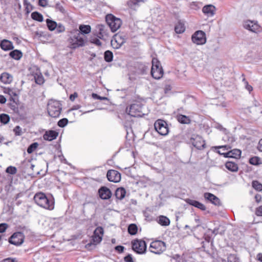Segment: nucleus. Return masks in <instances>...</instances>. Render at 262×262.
Instances as JSON below:
<instances>
[{
  "label": "nucleus",
  "instance_id": "f257e3e1",
  "mask_svg": "<svg viewBox=\"0 0 262 262\" xmlns=\"http://www.w3.org/2000/svg\"><path fill=\"white\" fill-rule=\"evenodd\" d=\"M35 203L39 206L49 210H53L54 208V202L53 200L49 199L43 193H37L34 196Z\"/></svg>",
  "mask_w": 262,
  "mask_h": 262
},
{
  "label": "nucleus",
  "instance_id": "f03ea898",
  "mask_svg": "<svg viewBox=\"0 0 262 262\" xmlns=\"http://www.w3.org/2000/svg\"><path fill=\"white\" fill-rule=\"evenodd\" d=\"M77 31L74 33L69 39L70 48L73 49L84 46L86 42V38Z\"/></svg>",
  "mask_w": 262,
  "mask_h": 262
},
{
  "label": "nucleus",
  "instance_id": "7ed1b4c3",
  "mask_svg": "<svg viewBox=\"0 0 262 262\" xmlns=\"http://www.w3.org/2000/svg\"><path fill=\"white\" fill-rule=\"evenodd\" d=\"M61 104L59 101L51 99L48 104V112L49 115L54 118L58 117L61 111Z\"/></svg>",
  "mask_w": 262,
  "mask_h": 262
},
{
  "label": "nucleus",
  "instance_id": "20e7f679",
  "mask_svg": "<svg viewBox=\"0 0 262 262\" xmlns=\"http://www.w3.org/2000/svg\"><path fill=\"white\" fill-rule=\"evenodd\" d=\"M163 70L160 61L157 58H153L151 69L152 77L156 79H160L163 76Z\"/></svg>",
  "mask_w": 262,
  "mask_h": 262
},
{
  "label": "nucleus",
  "instance_id": "39448f33",
  "mask_svg": "<svg viewBox=\"0 0 262 262\" xmlns=\"http://www.w3.org/2000/svg\"><path fill=\"white\" fill-rule=\"evenodd\" d=\"M106 21L109 26L111 31L113 32H116L119 29L121 25L122 21L120 18L115 17L112 14H108L106 16Z\"/></svg>",
  "mask_w": 262,
  "mask_h": 262
},
{
  "label": "nucleus",
  "instance_id": "423d86ee",
  "mask_svg": "<svg viewBox=\"0 0 262 262\" xmlns=\"http://www.w3.org/2000/svg\"><path fill=\"white\" fill-rule=\"evenodd\" d=\"M126 112L130 116L134 117H142L144 113L142 112V105L140 103H134L127 107Z\"/></svg>",
  "mask_w": 262,
  "mask_h": 262
},
{
  "label": "nucleus",
  "instance_id": "0eeeda50",
  "mask_svg": "<svg viewBox=\"0 0 262 262\" xmlns=\"http://www.w3.org/2000/svg\"><path fill=\"white\" fill-rule=\"evenodd\" d=\"M166 244L161 241H155L150 243L149 251L156 254H160L166 250Z\"/></svg>",
  "mask_w": 262,
  "mask_h": 262
},
{
  "label": "nucleus",
  "instance_id": "6e6552de",
  "mask_svg": "<svg viewBox=\"0 0 262 262\" xmlns=\"http://www.w3.org/2000/svg\"><path fill=\"white\" fill-rule=\"evenodd\" d=\"M155 130L161 135L165 136L168 133V128L165 121L159 119L154 124Z\"/></svg>",
  "mask_w": 262,
  "mask_h": 262
},
{
  "label": "nucleus",
  "instance_id": "1a4fd4ad",
  "mask_svg": "<svg viewBox=\"0 0 262 262\" xmlns=\"http://www.w3.org/2000/svg\"><path fill=\"white\" fill-rule=\"evenodd\" d=\"M132 249L138 254H144L146 250L145 242L142 239H136L132 242Z\"/></svg>",
  "mask_w": 262,
  "mask_h": 262
},
{
  "label": "nucleus",
  "instance_id": "9d476101",
  "mask_svg": "<svg viewBox=\"0 0 262 262\" xmlns=\"http://www.w3.org/2000/svg\"><path fill=\"white\" fill-rule=\"evenodd\" d=\"M193 42L197 45H203L206 41L205 33L202 31H197L192 36Z\"/></svg>",
  "mask_w": 262,
  "mask_h": 262
},
{
  "label": "nucleus",
  "instance_id": "9b49d317",
  "mask_svg": "<svg viewBox=\"0 0 262 262\" xmlns=\"http://www.w3.org/2000/svg\"><path fill=\"white\" fill-rule=\"evenodd\" d=\"M190 143L198 149L204 148L205 145V141L203 138L198 135H193L190 139Z\"/></svg>",
  "mask_w": 262,
  "mask_h": 262
},
{
  "label": "nucleus",
  "instance_id": "f8f14e48",
  "mask_svg": "<svg viewBox=\"0 0 262 262\" xmlns=\"http://www.w3.org/2000/svg\"><path fill=\"white\" fill-rule=\"evenodd\" d=\"M243 26L245 29L252 32L257 33L260 31V28L259 25L253 21L250 20H245L243 22Z\"/></svg>",
  "mask_w": 262,
  "mask_h": 262
},
{
  "label": "nucleus",
  "instance_id": "ddd939ff",
  "mask_svg": "<svg viewBox=\"0 0 262 262\" xmlns=\"http://www.w3.org/2000/svg\"><path fill=\"white\" fill-rule=\"evenodd\" d=\"M10 244L16 246L21 245L24 242V235L21 232H15L9 238Z\"/></svg>",
  "mask_w": 262,
  "mask_h": 262
},
{
  "label": "nucleus",
  "instance_id": "4468645a",
  "mask_svg": "<svg viewBox=\"0 0 262 262\" xmlns=\"http://www.w3.org/2000/svg\"><path fill=\"white\" fill-rule=\"evenodd\" d=\"M103 232V229L101 227L96 228L92 236V241L94 245H97L101 242Z\"/></svg>",
  "mask_w": 262,
  "mask_h": 262
},
{
  "label": "nucleus",
  "instance_id": "2eb2a0df",
  "mask_svg": "<svg viewBox=\"0 0 262 262\" xmlns=\"http://www.w3.org/2000/svg\"><path fill=\"white\" fill-rule=\"evenodd\" d=\"M126 42L125 36L120 34H116L115 35L114 39L112 40V45L114 48L118 49Z\"/></svg>",
  "mask_w": 262,
  "mask_h": 262
},
{
  "label": "nucleus",
  "instance_id": "dca6fc26",
  "mask_svg": "<svg viewBox=\"0 0 262 262\" xmlns=\"http://www.w3.org/2000/svg\"><path fill=\"white\" fill-rule=\"evenodd\" d=\"M106 176L109 181L114 183H118L121 180V174L115 170H109Z\"/></svg>",
  "mask_w": 262,
  "mask_h": 262
},
{
  "label": "nucleus",
  "instance_id": "f3484780",
  "mask_svg": "<svg viewBox=\"0 0 262 262\" xmlns=\"http://www.w3.org/2000/svg\"><path fill=\"white\" fill-rule=\"evenodd\" d=\"M100 198L102 200H107L111 198L112 193L109 188L105 186L100 187L98 190Z\"/></svg>",
  "mask_w": 262,
  "mask_h": 262
},
{
  "label": "nucleus",
  "instance_id": "a211bd4d",
  "mask_svg": "<svg viewBox=\"0 0 262 262\" xmlns=\"http://www.w3.org/2000/svg\"><path fill=\"white\" fill-rule=\"evenodd\" d=\"M204 196L206 200H208L215 205H219L220 204V199L211 193L206 192L204 193Z\"/></svg>",
  "mask_w": 262,
  "mask_h": 262
},
{
  "label": "nucleus",
  "instance_id": "6ab92c4d",
  "mask_svg": "<svg viewBox=\"0 0 262 262\" xmlns=\"http://www.w3.org/2000/svg\"><path fill=\"white\" fill-rule=\"evenodd\" d=\"M215 7L212 5H209L205 6L203 9V12L209 17L213 16L215 14Z\"/></svg>",
  "mask_w": 262,
  "mask_h": 262
},
{
  "label": "nucleus",
  "instance_id": "aec40b11",
  "mask_svg": "<svg viewBox=\"0 0 262 262\" xmlns=\"http://www.w3.org/2000/svg\"><path fill=\"white\" fill-rule=\"evenodd\" d=\"M13 79L12 75L7 72H4L0 76V80L2 82L5 84L11 83Z\"/></svg>",
  "mask_w": 262,
  "mask_h": 262
},
{
  "label": "nucleus",
  "instance_id": "412c9836",
  "mask_svg": "<svg viewBox=\"0 0 262 262\" xmlns=\"http://www.w3.org/2000/svg\"><path fill=\"white\" fill-rule=\"evenodd\" d=\"M58 135V133L55 130L47 131L43 136V138L45 140L49 141L55 139Z\"/></svg>",
  "mask_w": 262,
  "mask_h": 262
},
{
  "label": "nucleus",
  "instance_id": "4be33fe9",
  "mask_svg": "<svg viewBox=\"0 0 262 262\" xmlns=\"http://www.w3.org/2000/svg\"><path fill=\"white\" fill-rule=\"evenodd\" d=\"M186 202L191 206L201 209V210L204 211L206 209L205 206L203 204L195 200L187 199L186 200Z\"/></svg>",
  "mask_w": 262,
  "mask_h": 262
},
{
  "label": "nucleus",
  "instance_id": "5701e85b",
  "mask_svg": "<svg viewBox=\"0 0 262 262\" xmlns=\"http://www.w3.org/2000/svg\"><path fill=\"white\" fill-rule=\"evenodd\" d=\"M0 47L4 51H9L14 48L13 43L7 39H4L1 41Z\"/></svg>",
  "mask_w": 262,
  "mask_h": 262
},
{
  "label": "nucleus",
  "instance_id": "b1692460",
  "mask_svg": "<svg viewBox=\"0 0 262 262\" xmlns=\"http://www.w3.org/2000/svg\"><path fill=\"white\" fill-rule=\"evenodd\" d=\"M218 152L220 154H222V153H221L220 151H219ZM223 154L224 155L225 157H231L237 159L240 157V156L241 155V151L239 149H234L230 151Z\"/></svg>",
  "mask_w": 262,
  "mask_h": 262
},
{
  "label": "nucleus",
  "instance_id": "393cba45",
  "mask_svg": "<svg viewBox=\"0 0 262 262\" xmlns=\"http://www.w3.org/2000/svg\"><path fill=\"white\" fill-rule=\"evenodd\" d=\"M91 31V27L90 25H80L79 26V31L77 33H80L81 35L84 36L85 34L90 33Z\"/></svg>",
  "mask_w": 262,
  "mask_h": 262
},
{
  "label": "nucleus",
  "instance_id": "a878e982",
  "mask_svg": "<svg viewBox=\"0 0 262 262\" xmlns=\"http://www.w3.org/2000/svg\"><path fill=\"white\" fill-rule=\"evenodd\" d=\"M157 222L163 226H168L170 223V220L164 215H160L157 219Z\"/></svg>",
  "mask_w": 262,
  "mask_h": 262
},
{
  "label": "nucleus",
  "instance_id": "bb28decb",
  "mask_svg": "<svg viewBox=\"0 0 262 262\" xmlns=\"http://www.w3.org/2000/svg\"><path fill=\"white\" fill-rule=\"evenodd\" d=\"M145 0H129L127 2V6L131 9H135L136 7H139L141 3H144Z\"/></svg>",
  "mask_w": 262,
  "mask_h": 262
},
{
  "label": "nucleus",
  "instance_id": "cd10ccee",
  "mask_svg": "<svg viewBox=\"0 0 262 262\" xmlns=\"http://www.w3.org/2000/svg\"><path fill=\"white\" fill-rule=\"evenodd\" d=\"M177 119L181 124H189L191 122L189 117L181 114L177 116Z\"/></svg>",
  "mask_w": 262,
  "mask_h": 262
},
{
  "label": "nucleus",
  "instance_id": "c85d7f7f",
  "mask_svg": "<svg viewBox=\"0 0 262 262\" xmlns=\"http://www.w3.org/2000/svg\"><path fill=\"white\" fill-rule=\"evenodd\" d=\"M126 190L124 188H118L115 191V196L118 200H122L125 196Z\"/></svg>",
  "mask_w": 262,
  "mask_h": 262
},
{
  "label": "nucleus",
  "instance_id": "c756f323",
  "mask_svg": "<svg viewBox=\"0 0 262 262\" xmlns=\"http://www.w3.org/2000/svg\"><path fill=\"white\" fill-rule=\"evenodd\" d=\"M225 166L227 169L232 172H236L238 169L237 164L231 161L227 162L225 164Z\"/></svg>",
  "mask_w": 262,
  "mask_h": 262
},
{
  "label": "nucleus",
  "instance_id": "7c9ffc66",
  "mask_svg": "<svg viewBox=\"0 0 262 262\" xmlns=\"http://www.w3.org/2000/svg\"><path fill=\"white\" fill-rule=\"evenodd\" d=\"M9 55L15 60H19L23 56V53L19 50H14L10 52Z\"/></svg>",
  "mask_w": 262,
  "mask_h": 262
},
{
  "label": "nucleus",
  "instance_id": "2f4dec72",
  "mask_svg": "<svg viewBox=\"0 0 262 262\" xmlns=\"http://www.w3.org/2000/svg\"><path fill=\"white\" fill-rule=\"evenodd\" d=\"M31 16L33 19L39 22H42L43 20L42 15L37 11L32 12Z\"/></svg>",
  "mask_w": 262,
  "mask_h": 262
},
{
  "label": "nucleus",
  "instance_id": "473e14b6",
  "mask_svg": "<svg viewBox=\"0 0 262 262\" xmlns=\"http://www.w3.org/2000/svg\"><path fill=\"white\" fill-rule=\"evenodd\" d=\"M46 23L48 28L50 31L54 30L57 27L56 22L50 19H47Z\"/></svg>",
  "mask_w": 262,
  "mask_h": 262
},
{
  "label": "nucleus",
  "instance_id": "72a5a7b5",
  "mask_svg": "<svg viewBox=\"0 0 262 262\" xmlns=\"http://www.w3.org/2000/svg\"><path fill=\"white\" fill-rule=\"evenodd\" d=\"M174 30L177 33L180 34L184 32L185 30V27L183 24L181 23H179L175 26Z\"/></svg>",
  "mask_w": 262,
  "mask_h": 262
},
{
  "label": "nucleus",
  "instance_id": "f704fd0d",
  "mask_svg": "<svg viewBox=\"0 0 262 262\" xmlns=\"http://www.w3.org/2000/svg\"><path fill=\"white\" fill-rule=\"evenodd\" d=\"M138 230L137 226L134 224H130L128 227V232L131 235H135L137 233Z\"/></svg>",
  "mask_w": 262,
  "mask_h": 262
},
{
  "label": "nucleus",
  "instance_id": "c9c22d12",
  "mask_svg": "<svg viewBox=\"0 0 262 262\" xmlns=\"http://www.w3.org/2000/svg\"><path fill=\"white\" fill-rule=\"evenodd\" d=\"M0 121L2 123L4 124H7L10 121V117L8 115L6 114H1Z\"/></svg>",
  "mask_w": 262,
  "mask_h": 262
},
{
  "label": "nucleus",
  "instance_id": "e433bc0d",
  "mask_svg": "<svg viewBox=\"0 0 262 262\" xmlns=\"http://www.w3.org/2000/svg\"><path fill=\"white\" fill-rule=\"evenodd\" d=\"M113 53L107 50L104 52V59L107 62H111L113 60Z\"/></svg>",
  "mask_w": 262,
  "mask_h": 262
},
{
  "label": "nucleus",
  "instance_id": "4c0bfd02",
  "mask_svg": "<svg viewBox=\"0 0 262 262\" xmlns=\"http://www.w3.org/2000/svg\"><path fill=\"white\" fill-rule=\"evenodd\" d=\"M34 78L36 83L38 84H41L44 82L43 77L40 73L39 74H36L34 76Z\"/></svg>",
  "mask_w": 262,
  "mask_h": 262
},
{
  "label": "nucleus",
  "instance_id": "58836bf2",
  "mask_svg": "<svg viewBox=\"0 0 262 262\" xmlns=\"http://www.w3.org/2000/svg\"><path fill=\"white\" fill-rule=\"evenodd\" d=\"M38 143L37 142H34L31 144L27 149V152L29 154H31L33 151H34L38 147Z\"/></svg>",
  "mask_w": 262,
  "mask_h": 262
},
{
  "label": "nucleus",
  "instance_id": "ea45409f",
  "mask_svg": "<svg viewBox=\"0 0 262 262\" xmlns=\"http://www.w3.org/2000/svg\"><path fill=\"white\" fill-rule=\"evenodd\" d=\"M228 262H240L238 257L235 254H230L228 257Z\"/></svg>",
  "mask_w": 262,
  "mask_h": 262
},
{
  "label": "nucleus",
  "instance_id": "a19ab883",
  "mask_svg": "<svg viewBox=\"0 0 262 262\" xmlns=\"http://www.w3.org/2000/svg\"><path fill=\"white\" fill-rule=\"evenodd\" d=\"M252 186L253 187L258 191L262 190V184L259 183L258 181H253L252 183Z\"/></svg>",
  "mask_w": 262,
  "mask_h": 262
},
{
  "label": "nucleus",
  "instance_id": "79ce46f5",
  "mask_svg": "<svg viewBox=\"0 0 262 262\" xmlns=\"http://www.w3.org/2000/svg\"><path fill=\"white\" fill-rule=\"evenodd\" d=\"M243 83L245 86V88L249 92H251L253 90V88L251 85H249L248 81L246 80L245 78H243L242 80Z\"/></svg>",
  "mask_w": 262,
  "mask_h": 262
},
{
  "label": "nucleus",
  "instance_id": "37998d69",
  "mask_svg": "<svg viewBox=\"0 0 262 262\" xmlns=\"http://www.w3.org/2000/svg\"><path fill=\"white\" fill-rule=\"evenodd\" d=\"M68 123V120L67 118H63L60 119L58 122V125L60 127H63L67 125Z\"/></svg>",
  "mask_w": 262,
  "mask_h": 262
},
{
  "label": "nucleus",
  "instance_id": "c03bdc74",
  "mask_svg": "<svg viewBox=\"0 0 262 262\" xmlns=\"http://www.w3.org/2000/svg\"><path fill=\"white\" fill-rule=\"evenodd\" d=\"M259 158L257 157H253L249 159V163L254 165H256L259 164Z\"/></svg>",
  "mask_w": 262,
  "mask_h": 262
},
{
  "label": "nucleus",
  "instance_id": "a18cd8bd",
  "mask_svg": "<svg viewBox=\"0 0 262 262\" xmlns=\"http://www.w3.org/2000/svg\"><path fill=\"white\" fill-rule=\"evenodd\" d=\"M6 171L8 173L14 174L16 173L17 169L15 167L10 166L7 168Z\"/></svg>",
  "mask_w": 262,
  "mask_h": 262
},
{
  "label": "nucleus",
  "instance_id": "49530a36",
  "mask_svg": "<svg viewBox=\"0 0 262 262\" xmlns=\"http://www.w3.org/2000/svg\"><path fill=\"white\" fill-rule=\"evenodd\" d=\"M98 28L99 31V37L101 38L103 36V34L105 33V27L103 25H99Z\"/></svg>",
  "mask_w": 262,
  "mask_h": 262
},
{
  "label": "nucleus",
  "instance_id": "de8ad7c7",
  "mask_svg": "<svg viewBox=\"0 0 262 262\" xmlns=\"http://www.w3.org/2000/svg\"><path fill=\"white\" fill-rule=\"evenodd\" d=\"M13 131L16 136H20L21 135V128L19 126H16L13 129Z\"/></svg>",
  "mask_w": 262,
  "mask_h": 262
},
{
  "label": "nucleus",
  "instance_id": "09e8293b",
  "mask_svg": "<svg viewBox=\"0 0 262 262\" xmlns=\"http://www.w3.org/2000/svg\"><path fill=\"white\" fill-rule=\"evenodd\" d=\"M56 28L57 29L56 31L58 33L63 32L65 30L64 27L60 24H59L58 25L57 24V27Z\"/></svg>",
  "mask_w": 262,
  "mask_h": 262
},
{
  "label": "nucleus",
  "instance_id": "8fccbe9b",
  "mask_svg": "<svg viewBox=\"0 0 262 262\" xmlns=\"http://www.w3.org/2000/svg\"><path fill=\"white\" fill-rule=\"evenodd\" d=\"M8 227V225L6 223L0 224V233L4 232Z\"/></svg>",
  "mask_w": 262,
  "mask_h": 262
},
{
  "label": "nucleus",
  "instance_id": "3c124183",
  "mask_svg": "<svg viewBox=\"0 0 262 262\" xmlns=\"http://www.w3.org/2000/svg\"><path fill=\"white\" fill-rule=\"evenodd\" d=\"M90 41L92 42V43H93L95 45H96L97 46H100L101 45V41L99 40V39L97 38H92L90 40Z\"/></svg>",
  "mask_w": 262,
  "mask_h": 262
},
{
  "label": "nucleus",
  "instance_id": "603ef678",
  "mask_svg": "<svg viewBox=\"0 0 262 262\" xmlns=\"http://www.w3.org/2000/svg\"><path fill=\"white\" fill-rule=\"evenodd\" d=\"M92 96L94 99H99V100H107V98L106 97H101L95 93H93Z\"/></svg>",
  "mask_w": 262,
  "mask_h": 262
},
{
  "label": "nucleus",
  "instance_id": "864d4df0",
  "mask_svg": "<svg viewBox=\"0 0 262 262\" xmlns=\"http://www.w3.org/2000/svg\"><path fill=\"white\" fill-rule=\"evenodd\" d=\"M38 5L42 7H46L48 5V0H39Z\"/></svg>",
  "mask_w": 262,
  "mask_h": 262
},
{
  "label": "nucleus",
  "instance_id": "5fc2aeb1",
  "mask_svg": "<svg viewBox=\"0 0 262 262\" xmlns=\"http://www.w3.org/2000/svg\"><path fill=\"white\" fill-rule=\"evenodd\" d=\"M124 261L125 262H134L131 254H128L126 256L124 257Z\"/></svg>",
  "mask_w": 262,
  "mask_h": 262
},
{
  "label": "nucleus",
  "instance_id": "6e6d98bb",
  "mask_svg": "<svg viewBox=\"0 0 262 262\" xmlns=\"http://www.w3.org/2000/svg\"><path fill=\"white\" fill-rule=\"evenodd\" d=\"M115 249L119 253H122L124 251V247L122 246H117L115 247Z\"/></svg>",
  "mask_w": 262,
  "mask_h": 262
},
{
  "label": "nucleus",
  "instance_id": "4d7b16f0",
  "mask_svg": "<svg viewBox=\"0 0 262 262\" xmlns=\"http://www.w3.org/2000/svg\"><path fill=\"white\" fill-rule=\"evenodd\" d=\"M256 214L257 216H262V206H259L256 209Z\"/></svg>",
  "mask_w": 262,
  "mask_h": 262
},
{
  "label": "nucleus",
  "instance_id": "13d9d810",
  "mask_svg": "<svg viewBox=\"0 0 262 262\" xmlns=\"http://www.w3.org/2000/svg\"><path fill=\"white\" fill-rule=\"evenodd\" d=\"M56 9L62 13L64 12L63 8L59 4L56 5Z\"/></svg>",
  "mask_w": 262,
  "mask_h": 262
},
{
  "label": "nucleus",
  "instance_id": "bf43d9fd",
  "mask_svg": "<svg viewBox=\"0 0 262 262\" xmlns=\"http://www.w3.org/2000/svg\"><path fill=\"white\" fill-rule=\"evenodd\" d=\"M78 97V94L77 93H74V94H71L70 96V99L72 101H73L76 98H77Z\"/></svg>",
  "mask_w": 262,
  "mask_h": 262
},
{
  "label": "nucleus",
  "instance_id": "052dcab7",
  "mask_svg": "<svg viewBox=\"0 0 262 262\" xmlns=\"http://www.w3.org/2000/svg\"><path fill=\"white\" fill-rule=\"evenodd\" d=\"M2 262H16V260L15 258H7L4 259Z\"/></svg>",
  "mask_w": 262,
  "mask_h": 262
},
{
  "label": "nucleus",
  "instance_id": "680f3d73",
  "mask_svg": "<svg viewBox=\"0 0 262 262\" xmlns=\"http://www.w3.org/2000/svg\"><path fill=\"white\" fill-rule=\"evenodd\" d=\"M6 102V98L3 96L0 95V103L1 104H4Z\"/></svg>",
  "mask_w": 262,
  "mask_h": 262
},
{
  "label": "nucleus",
  "instance_id": "e2e57ef3",
  "mask_svg": "<svg viewBox=\"0 0 262 262\" xmlns=\"http://www.w3.org/2000/svg\"><path fill=\"white\" fill-rule=\"evenodd\" d=\"M257 148L259 151H262V139L259 140Z\"/></svg>",
  "mask_w": 262,
  "mask_h": 262
},
{
  "label": "nucleus",
  "instance_id": "0e129e2a",
  "mask_svg": "<svg viewBox=\"0 0 262 262\" xmlns=\"http://www.w3.org/2000/svg\"><path fill=\"white\" fill-rule=\"evenodd\" d=\"M81 107V105L79 104L74 105L72 108V110H77Z\"/></svg>",
  "mask_w": 262,
  "mask_h": 262
},
{
  "label": "nucleus",
  "instance_id": "69168bd1",
  "mask_svg": "<svg viewBox=\"0 0 262 262\" xmlns=\"http://www.w3.org/2000/svg\"><path fill=\"white\" fill-rule=\"evenodd\" d=\"M257 259L262 262V253H258L256 256Z\"/></svg>",
  "mask_w": 262,
  "mask_h": 262
},
{
  "label": "nucleus",
  "instance_id": "338daca9",
  "mask_svg": "<svg viewBox=\"0 0 262 262\" xmlns=\"http://www.w3.org/2000/svg\"><path fill=\"white\" fill-rule=\"evenodd\" d=\"M24 5L26 6V8L27 7L30 5V3L27 0H24Z\"/></svg>",
  "mask_w": 262,
  "mask_h": 262
},
{
  "label": "nucleus",
  "instance_id": "774afa93",
  "mask_svg": "<svg viewBox=\"0 0 262 262\" xmlns=\"http://www.w3.org/2000/svg\"><path fill=\"white\" fill-rule=\"evenodd\" d=\"M173 258L174 259H179V260L178 261V262H180V255H175L173 256Z\"/></svg>",
  "mask_w": 262,
  "mask_h": 262
}]
</instances>
